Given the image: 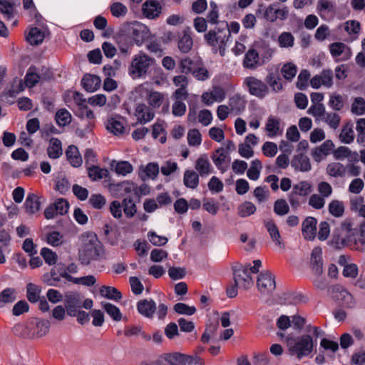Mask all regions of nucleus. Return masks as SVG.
<instances>
[{"label":"nucleus","instance_id":"obj_1","mask_svg":"<svg viewBox=\"0 0 365 365\" xmlns=\"http://www.w3.org/2000/svg\"><path fill=\"white\" fill-rule=\"evenodd\" d=\"M82 245L78 252V259L83 265H88L93 260H97L101 253V242L96 234L86 232L81 237Z\"/></svg>","mask_w":365,"mask_h":365},{"label":"nucleus","instance_id":"obj_2","mask_svg":"<svg viewBox=\"0 0 365 365\" xmlns=\"http://www.w3.org/2000/svg\"><path fill=\"white\" fill-rule=\"evenodd\" d=\"M205 40L212 47L214 53L219 52L222 56H225L227 43L230 40V32L221 25L210 30L205 34Z\"/></svg>","mask_w":365,"mask_h":365},{"label":"nucleus","instance_id":"obj_3","mask_svg":"<svg viewBox=\"0 0 365 365\" xmlns=\"http://www.w3.org/2000/svg\"><path fill=\"white\" fill-rule=\"evenodd\" d=\"M287 344L291 354L296 355L299 359L309 356L314 347L313 339L308 334H304L298 337H288Z\"/></svg>","mask_w":365,"mask_h":365},{"label":"nucleus","instance_id":"obj_4","mask_svg":"<svg viewBox=\"0 0 365 365\" xmlns=\"http://www.w3.org/2000/svg\"><path fill=\"white\" fill-rule=\"evenodd\" d=\"M155 63V59L143 51H139L133 56L128 68V73L133 79L145 76L150 67Z\"/></svg>","mask_w":365,"mask_h":365},{"label":"nucleus","instance_id":"obj_5","mask_svg":"<svg viewBox=\"0 0 365 365\" xmlns=\"http://www.w3.org/2000/svg\"><path fill=\"white\" fill-rule=\"evenodd\" d=\"M342 229L347 232L346 238L344 240L351 250L365 251V221L360 224L359 229H351L350 222H344Z\"/></svg>","mask_w":365,"mask_h":365},{"label":"nucleus","instance_id":"obj_6","mask_svg":"<svg viewBox=\"0 0 365 365\" xmlns=\"http://www.w3.org/2000/svg\"><path fill=\"white\" fill-rule=\"evenodd\" d=\"M120 32H125L138 46H141L150 35L148 27L136 21L124 24Z\"/></svg>","mask_w":365,"mask_h":365},{"label":"nucleus","instance_id":"obj_7","mask_svg":"<svg viewBox=\"0 0 365 365\" xmlns=\"http://www.w3.org/2000/svg\"><path fill=\"white\" fill-rule=\"evenodd\" d=\"M243 86L251 95L259 98H264L269 93L267 84L254 76L246 77L243 81Z\"/></svg>","mask_w":365,"mask_h":365},{"label":"nucleus","instance_id":"obj_8","mask_svg":"<svg viewBox=\"0 0 365 365\" xmlns=\"http://www.w3.org/2000/svg\"><path fill=\"white\" fill-rule=\"evenodd\" d=\"M233 275L235 285L243 289H249L253 285L249 266L235 265L233 267Z\"/></svg>","mask_w":365,"mask_h":365},{"label":"nucleus","instance_id":"obj_9","mask_svg":"<svg viewBox=\"0 0 365 365\" xmlns=\"http://www.w3.org/2000/svg\"><path fill=\"white\" fill-rule=\"evenodd\" d=\"M50 322L48 320L38 318H32L26 324V329L29 335L34 338H40L46 335L49 331Z\"/></svg>","mask_w":365,"mask_h":365},{"label":"nucleus","instance_id":"obj_10","mask_svg":"<svg viewBox=\"0 0 365 365\" xmlns=\"http://www.w3.org/2000/svg\"><path fill=\"white\" fill-rule=\"evenodd\" d=\"M312 192V185L308 181H300L294 185L289 194L288 200L292 207H297L300 205L299 196L306 197Z\"/></svg>","mask_w":365,"mask_h":365},{"label":"nucleus","instance_id":"obj_11","mask_svg":"<svg viewBox=\"0 0 365 365\" xmlns=\"http://www.w3.org/2000/svg\"><path fill=\"white\" fill-rule=\"evenodd\" d=\"M69 203L64 198H58L44 210V217L47 220L53 219L58 215H66L69 209Z\"/></svg>","mask_w":365,"mask_h":365},{"label":"nucleus","instance_id":"obj_12","mask_svg":"<svg viewBox=\"0 0 365 365\" xmlns=\"http://www.w3.org/2000/svg\"><path fill=\"white\" fill-rule=\"evenodd\" d=\"M264 16L269 22H274L277 19L283 21L287 19L289 9L285 6H280L278 3H273L267 6Z\"/></svg>","mask_w":365,"mask_h":365},{"label":"nucleus","instance_id":"obj_13","mask_svg":"<svg viewBox=\"0 0 365 365\" xmlns=\"http://www.w3.org/2000/svg\"><path fill=\"white\" fill-rule=\"evenodd\" d=\"M66 313L70 317H76L78 309L82 307V298L76 292H68L64 296Z\"/></svg>","mask_w":365,"mask_h":365},{"label":"nucleus","instance_id":"obj_14","mask_svg":"<svg viewBox=\"0 0 365 365\" xmlns=\"http://www.w3.org/2000/svg\"><path fill=\"white\" fill-rule=\"evenodd\" d=\"M211 158L216 168L221 173H225L230 168L231 158L229 152L224 148H220L215 150Z\"/></svg>","mask_w":365,"mask_h":365},{"label":"nucleus","instance_id":"obj_15","mask_svg":"<svg viewBox=\"0 0 365 365\" xmlns=\"http://www.w3.org/2000/svg\"><path fill=\"white\" fill-rule=\"evenodd\" d=\"M329 48L331 56L336 62L346 61L352 56L351 48L342 42L332 43Z\"/></svg>","mask_w":365,"mask_h":365},{"label":"nucleus","instance_id":"obj_16","mask_svg":"<svg viewBox=\"0 0 365 365\" xmlns=\"http://www.w3.org/2000/svg\"><path fill=\"white\" fill-rule=\"evenodd\" d=\"M257 286L261 293L269 294L275 289L274 277L268 271L261 272L257 278Z\"/></svg>","mask_w":365,"mask_h":365},{"label":"nucleus","instance_id":"obj_17","mask_svg":"<svg viewBox=\"0 0 365 365\" xmlns=\"http://www.w3.org/2000/svg\"><path fill=\"white\" fill-rule=\"evenodd\" d=\"M212 120V114L210 110L203 109L198 113L194 108H190L187 115V121L190 123H196L198 121L203 126L209 125Z\"/></svg>","mask_w":365,"mask_h":365},{"label":"nucleus","instance_id":"obj_18","mask_svg":"<svg viewBox=\"0 0 365 365\" xmlns=\"http://www.w3.org/2000/svg\"><path fill=\"white\" fill-rule=\"evenodd\" d=\"M264 130L267 136L273 138L282 135L284 125L278 117L269 115L266 121Z\"/></svg>","mask_w":365,"mask_h":365},{"label":"nucleus","instance_id":"obj_19","mask_svg":"<svg viewBox=\"0 0 365 365\" xmlns=\"http://www.w3.org/2000/svg\"><path fill=\"white\" fill-rule=\"evenodd\" d=\"M135 116L138 123L145 124L153 119L155 113L150 106L144 103H140L135 107Z\"/></svg>","mask_w":365,"mask_h":365},{"label":"nucleus","instance_id":"obj_20","mask_svg":"<svg viewBox=\"0 0 365 365\" xmlns=\"http://www.w3.org/2000/svg\"><path fill=\"white\" fill-rule=\"evenodd\" d=\"M162 11V6L157 1H146L142 6L143 14L149 19H155Z\"/></svg>","mask_w":365,"mask_h":365},{"label":"nucleus","instance_id":"obj_21","mask_svg":"<svg viewBox=\"0 0 365 365\" xmlns=\"http://www.w3.org/2000/svg\"><path fill=\"white\" fill-rule=\"evenodd\" d=\"M317 220L313 217H307L302 225V235L306 240H313L317 235Z\"/></svg>","mask_w":365,"mask_h":365},{"label":"nucleus","instance_id":"obj_22","mask_svg":"<svg viewBox=\"0 0 365 365\" xmlns=\"http://www.w3.org/2000/svg\"><path fill=\"white\" fill-rule=\"evenodd\" d=\"M192 45L190 29L186 28L178 35V47L182 53H187L191 50Z\"/></svg>","mask_w":365,"mask_h":365},{"label":"nucleus","instance_id":"obj_23","mask_svg":"<svg viewBox=\"0 0 365 365\" xmlns=\"http://www.w3.org/2000/svg\"><path fill=\"white\" fill-rule=\"evenodd\" d=\"M264 226L273 242L279 247H283V241L281 234L274 221L272 219L265 220H264Z\"/></svg>","mask_w":365,"mask_h":365},{"label":"nucleus","instance_id":"obj_24","mask_svg":"<svg viewBox=\"0 0 365 365\" xmlns=\"http://www.w3.org/2000/svg\"><path fill=\"white\" fill-rule=\"evenodd\" d=\"M137 309L143 317L152 319L156 311V304L152 299H141L137 303Z\"/></svg>","mask_w":365,"mask_h":365},{"label":"nucleus","instance_id":"obj_25","mask_svg":"<svg viewBox=\"0 0 365 365\" xmlns=\"http://www.w3.org/2000/svg\"><path fill=\"white\" fill-rule=\"evenodd\" d=\"M40 76L35 71V68H29L25 77L24 81L19 80V91H22L26 87L33 88L39 81Z\"/></svg>","mask_w":365,"mask_h":365},{"label":"nucleus","instance_id":"obj_26","mask_svg":"<svg viewBox=\"0 0 365 365\" xmlns=\"http://www.w3.org/2000/svg\"><path fill=\"white\" fill-rule=\"evenodd\" d=\"M246 104L247 101L245 97L239 93L232 96L228 101L230 111L235 115H238L243 112L246 108Z\"/></svg>","mask_w":365,"mask_h":365},{"label":"nucleus","instance_id":"obj_27","mask_svg":"<svg viewBox=\"0 0 365 365\" xmlns=\"http://www.w3.org/2000/svg\"><path fill=\"white\" fill-rule=\"evenodd\" d=\"M110 190L116 197H120L134 190V184L129 181H123L116 184H111Z\"/></svg>","mask_w":365,"mask_h":365},{"label":"nucleus","instance_id":"obj_28","mask_svg":"<svg viewBox=\"0 0 365 365\" xmlns=\"http://www.w3.org/2000/svg\"><path fill=\"white\" fill-rule=\"evenodd\" d=\"M195 168L202 177L209 175L213 171L212 165L206 155H200L195 162Z\"/></svg>","mask_w":365,"mask_h":365},{"label":"nucleus","instance_id":"obj_29","mask_svg":"<svg viewBox=\"0 0 365 365\" xmlns=\"http://www.w3.org/2000/svg\"><path fill=\"white\" fill-rule=\"evenodd\" d=\"M243 67L249 69H256L261 65L258 52L255 49H249L245 53L243 63Z\"/></svg>","mask_w":365,"mask_h":365},{"label":"nucleus","instance_id":"obj_30","mask_svg":"<svg viewBox=\"0 0 365 365\" xmlns=\"http://www.w3.org/2000/svg\"><path fill=\"white\" fill-rule=\"evenodd\" d=\"M116 43L120 53L125 55L130 54L135 45V43L125 32H120V34L117 37Z\"/></svg>","mask_w":365,"mask_h":365},{"label":"nucleus","instance_id":"obj_31","mask_svg":"<svg viewBox=\"0 0 365 365\" xmlns=\"http://www.w3.org/2000/svg\"><path fill=\"white\" fill-rule=\"evenodd\" d=\"M322 250L320 247H314L311 255V265L316 274L320 275L323 272Z\"/></svg>","mask_w":365,"mask_h":365},{"label":"nucleus","instance_id":"obj_32","mask_svg":"<svg viewBox=\"0 0 365 365\" xmlns=\"http://www.w3.org/2000/svg\"><path fill=\"white\" fill-rule=\"evenodd\" d=\"M41 202L40 197L34 193H29L24 202L25 209L29 214H35L40 210Z\"/></svg>","mask_w":365,"mask_h":365},{"label":"nucleus","instance_id":"obj_33","mask_svg":"<svg viewBox=\"0 0 365 365\" xmlns=\"http://www.w3.org/2000/svg\"><path fill=\"white\" fill-rule=\"evenodd\" d=\"M64 101L66 104L71 108H72V101H73L76 106V109H78L81 107L86 105V99L83 98V95L77 91L66 92L64 96Z\"/></svg>","mask_w":365,"mask_h":365},{"label":"nucleus","instance_id":"obj_34","mask_svg":"<svg viewBox=\"0 0 365 365\" xmlns=\"http://www.w3.org/2000/svg\"><path fill=\"white\" fill-rule=\"evenodd\" d=\"M201 61L198 59L195 60L190 57H185L180 59L179 62L180 72L185 74L192 73Z\"/></svg>","mask_w":365,"mask_h":365},{"label":"nucleus","instance_id":"obj_35","mask_svg":"<svg viewBox=\"0 0 365 365\" xmlns=\"http://www.w3.org/2000/svg\"><path fill=\"white\" fill-rule=\"evenodd\" d=\"M101 78L92 74H86L82 78L81 83L83 88L89 92L96 91L101 86Z\"/></svg>","mask_w":365,"mask_h":365},{"label":"nucleus","instance_id":"obj_36","mask_svg":"<svg viewBox=\"0 0 365 365\" xmlns=\"http://www.w3.org/2000/svg\"><path fill=\"white\" fill-rule=\"evenodd\" d=\"M291 164L295 170L302 172H307L311 169L309 158L302 153L295 155L292 159Z\"/></svg>","mask_w":365,"mask_h":365},{"label":"nucleus","instance_id":"obj_37","mask_svg":"<svg viewBox=\"0 0 365 365\" xmlns=\"http://www.w3.org/2000/svg\"><path fill=\"white\" fill-rule=\"evenodd\" d=\"M47 154L50 158L57 159L63 154L61 142L56 138H51L47 148Z\"/></svg>","mask_w":365,"mask_h":365},{"label":"nucleus","instance_id":"obj_38","mask_svg":"<svg viewBox=\"0 0 365 365\" xmlns=\"http://www.w3.org/2000/svg\"><path fill=\"white\" fill-rule=\"evenodd\" d=\"M66 155L73 167L78 168L81 165L82 158L76 146L69 145L66 150Z\"/></svg>","mask_w":365,"mask_h":365},{"label":"nucleus","instance_id":"obj_39","mask_svg":"<svg viewBox=\"0 0 365 365\" xmlns=\"http://www.w3.org/2000/svg\"><path fill=\"white\" fill-rule=\"evenodd\" d=\"M88 177L93 181H98L106 178L108 176V170L97 165H91L87 168Z\"/></svg>","mask_w":365,"mask_h":365},{"label":"nucleus","instance_id":"obj_40","mask_svg":"<svg viewBox=\"0 0 365 365\" xmlns=\"http://www.w3.org/2000/svg\"><path fill=\"white\" fill-rule=\"evenodd\" d=\"M327 173L334 178H344L346 173V167L340 163H331L327 167Z\"/></svg>","mask_w":365,"mask_h":365},{"label":"nucleus","instance_id":"obj_41","mask_svg":"<svg viewBox=\"0 0 365 365\" xmlns=\"http://www.w3.org/2000/svg\"><path fill=\"white\" fill-rule=\"evenodd\" d=\"M183 183L188 188H196L199 185V175L194 170H185L183 176Z\"/></svg>","mask_w":365,"mask_h":365},{"label":"nucleus","instance_id":"obj_42","mask_svg":"<svg viewBox=\"0 0 365 365\" xmlns=\"http://www.w3.org/2000/svg\"><path fill=\"white\" fill-rule=\"evenodd\" d=\"M44 37V33L41 29L37 27H34L29 31L26 36V40L31 45H38L42 43Z\"/></svg>","mask_w":365,"mask_h":365},{"label":"nucleus","instance_id":"obj_43","mask_svg":"<svg viewBox=\"0 0 365 365\" xmlns=\"http://www.w3.org/2000/svg\"><path fill=\"white\" fill-rule=\"evenodd\" d=\"M334 10V4L330 0H319L317 4V11L322 19H326V15L332 13Z\"/></svg>","mask_w":365,"mask_h":365},{"label":"nucleus","instance_id":"obj_44","mask_svg":"<svg viewBox=\"0 0 365 365\" xmlns=\"http://www.w3.org/2000/svg\"><path fill=\"white\" fill-rule=\"evenodd\" d=\"M99 292L101 295L108 299L118 301L122 298V294L115 287L109 286H102Z\"/></svg>","mask_w":365,"mask_h":365},{"label":"nucleus","instance_id":"obj_45","mask_svg":"<svg viewBox=\"0 0 365 365\" xmlns=\"http://www.w3.org/2000/svg\"><path fill=\"white\" fill-rule=\"evenodd\" d=\"M146 100L150 107L153 108H159L165 101V96L163 93L158 91H150L147 97Z\"/></svg>","mask_w":365,"mask_h":365},{"label":"nucleus","instance_id":"obj_46","mask_svg":"<svg viewBox=\"0 0 365 365\" xmlns=\"http://www.w3.org/2000/svg\"><path fill=\"white\" fill-rule=\"evenodd\" d=\"M106 128L115 135L123 134L125 130L123 121L113 118L108 120Z\"/></svg>","mask_w":365,"mask_h":365},{"label":"nucleus","instance_id":"obj_47","mask_svg":"<svg viewBox=\"0 0 365 365\" xmlns=\"http://www.w3.org/2000/svg\"><path fill=\"white\" fill-rule=\"evenodd\" d=\"M0 11L6 20L13 19L16 14L14 4L8 0H0Z\"/></svg>","mask_w":365,"mask_h":365},{"label":"nucleus","instance_id":"obj_48","mask_svg":"<svg viewBox=\"0 0 365 365\" xmlns=\"http://www.w3.org/2000/svg\"><path fill=\"white\" fill-rule=\"evenodd\" d=\"M262 169V162L258 159H255L251 162L250 167L247 171V175L249 179L257 180L259 178Z\"/></svg>","mask_w":365,"mask_h":365},{"label":"nucleus","instance_id":"obj_49","mask_svg":"<svg viewBox=\"0 0 365 365\" xmlns=\"http://www.w3.org/2000/svg\"><path fill=\"white\" fill-rule=\"evenodd\" d=\"M186 355L180 353H172L166 354L163 357L164 364L168 363L169 365H185Z\"/></svg>","mask_w":365,"mask_h":365},{"label":"nucleus","instance_id":"obj_50","mask_svg":"<svg viewBox=\"0 0 365 365\" xmlns=\"http://www.w3.org/2000/svg\"><path fill=\"white\" fill-rule=\"evenodd\" d=\"M41 288L33 284L29 283L26 286V297L28 300L31 303L37 302L40 298Z\"/></svg>","mask_w":365,"mask_h":365},{"label":"nucleus","instance_id":"obj_51","mask_svg":"<svg viewBox=\"0 0 365 365\" xmlns=\"http://www.w3.org/2000/svg\"><path fill=\"white\" fill-rule=\"evenodd\" d=\"M71 114L65 108L59 109L55 115L56 123L61 127L68 125L71 122Z\"/></svg>","mask_w":365,"mask_h":365},{"label":"nucleus","instance_id":"obj_52","mask_svg":"<svg viewBox=\"0 0 365 365\" xmlns=\"http://www.w3.org/2000/svg\"><path fill=\"white\" fill-rule=\"evenodd\" d=\"M277 42L281 48H292L294 45V37L291 32L284 31L278 36Z\"/></svg>","mask_w":365,"mask_h":365},{"label":"nucleus","instance_id":"obj_53","mask_svg":"<svg viewBox=\"0 0 365 365\" xmlns=\"http://www.w3.org/2000/svg\"><path fill=\"white\" fill-rule=\"evenodd\" d=\"M103 308L106 312L115 322H120L122 319V314L118 307L110 303L103 304Z\"/></svg>","mask_w":365,"mask_h":365},{"label":"nucleus","instance_id":"obj_54","mask_svg":"<svg viewBox=\"0 0 365 365\" xmlns=\"http://www.w3.org/2000/svg\"><path fill=\"white\" fill-rule=\"evenodd\" d=\"M123 212L128 218L133 217L136 212L137 207L133 200L130 197H125L122 201Z\"/></svg>","mask_w":365,"mask_h":365},{"label":"nucleus","instance_id":"obj_55","mask_svg":"<svg viewBox=\"0 0 365 365\" xmlns=\"http://www.w3.org/2000/svg\"><path fill=\"white\" fill-rule=\"evenodd\" d=\"M343 28L349 35L353 36L354 38H355L359 33L361 26L359 21L350 20L343 24Z\"/></svg>","mask_w":365,"mask_h":365},{"label":"nucleus","instance_id":"obj_56","mask_svg":"<svg viewBox=\"0 0 365 365\" xmlns=\"http://www.w3.org/2000/svg\"><path fill=\"white\" fill-rule=\"evenodd\" d=\"M322 120L327 123L331 128L335 130L339 126L341 117L337 113L326 112Z\"/></svg>","mask_w":365,"mask_h":365},{"label":"nucleus","instance_id":"obj_57","mask_svg":"<svg viewBox=\"0 0 365 365\" xmlns=\"http://www.w3.org/2000/svg\"><path fill=\"white\" fill-rule=\"evenodd\" d=\"M266 81L274 92H279L282 89L280 77L274 73H269Z\"/></svg>","mask_w":365,"mask_h":365},{"label":"nucleus","instance_id":"obj_58","mask_svg":"<svg viewBox=\"0 0 365 365\" xmlns=\"http://www.w3.org/2000/svg\"><path fill=\"white\" fill-rule=\"evenodd\" d=\"M187 143L190 146L198 147L202 143V135L199 130L191 129L187 133Z\"/></svg>","mask_w":365,"mask_h":365},{"label":"nucleus","instance_id":"obj_59","mask_svg":"<svg viewBox=\"0 0 365 365\" xmlns=\"http://www.w3.org/2000/svg\"><path fill=\"white\" fill-rule=\"evenodd\" d=\"M256 211L255 205L251 202L246 201L241 204L238 207V215L242 217H246L253 215Z\"/></svg>","mask_w":365,"mask_h":365},{"label":"nucleus","instance_id":"obj_60","mask_svg":"<svg viewBox=\"0 0 365 365\" xmlns=\"http://www.w3.org/2000/svg\"><path fill=\"white\" fill-rule=\"evenodd\" d=\"M339 138L344 143H351L354 139V132L352 126L346 124L344 125L340 133Z\"/></svg>","mask_w":365,"mask_h":365},{"label":"nucleus","instance_id":"obj_61","mask_svg":"<svg viewBox=\"0 0 365 365\" xmlns=\"http://www.w3.org/2000/svg\"><path fill=\"white\" fill-rule=\"evenodd\" d=\"M351 111L357 115L365 114V100L361 97L355 98L351 104Z\"/></svg>","mask_w":365,"mask_h":365},{"label":"nucleus","instance_id":"obj_62","mask_svg":"<svg viewBox=\"0 0 365 365\" xmlns=\"http://www.w3.org/2000/svg\"><path fill=\"white\" fill-rule=\"evenodd\" d=\"M174 311L179 314L191 316L196 312V308L194 306H188L186 304L178 302L173 307Z\"/></svg>","mask_w":365,"mask_h":365},{"label":"nucleus","instance_id":"obj_63","mask_svg":"<svg viewBox=\"0 0 365 365\" xmlns=\"http://www.w3.org/2000/svg\"><path fill=\"white\" fill-rule=\"evenodd\" d=\"M195 78L197 81H205L210 78L208 70L203 66L202 62L197 66L194 72L192 73Z\"/></svg>","mask_w":365,"mask_h":365},{"label":"nucleus","instance_id":"obj_64","mask_svg":"<svg viewBox=\"0 0 365 365\" xmlns=\"http://www.w3.org/2000/svg\"><path fill=\"white\" fill-rule=\"evenodd\" d=\"M329 211L334 217H341L344 212V207L342 202L332 200L329 205Z\"/></svg>","mask_w":365,"mask_h":365}]
</instances>
